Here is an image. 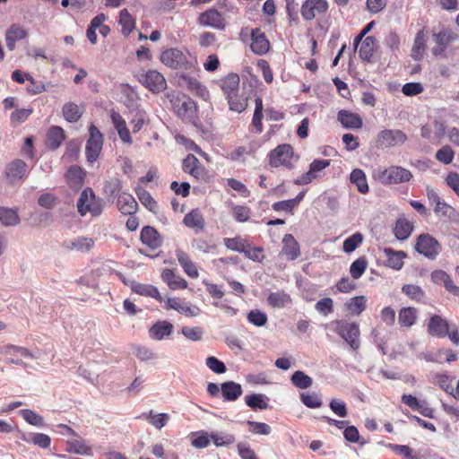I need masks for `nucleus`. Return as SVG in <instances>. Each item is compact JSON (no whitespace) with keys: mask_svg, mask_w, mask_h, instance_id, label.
Wrapping results in <instances>:
<instances>
[{"mask_svg":"<svg viewBox=\"0 0 459 459\" xmlns=\"http://www.w3.org/2000/svg\"><path fill=\"white\" fill-rule=\"evenodd\" d=\"M433 211L437 216L446 219L455 218L457 214L456 210L444 200L439 202L436 207L433 208Z\"/></svg>","mask_w":459,"mask_h":459,"instance_id":"54","label":"nucleus"},{"mask_svg":"<svg viewBox=\"0 0 459 459\" xmlns=\"http://www.w3.org/2000/svg\"><path fill=\"white\" fill-rule=\"evenodd\" d=\"M268 304L273 307L281 308L291 303L289 294L284 291L271 292L267 298Z\"/></svg>","mask_w":459,"mask_h":459,"instance_id":"48","label":"nucleus"},{"mask_svg":"<svg viewBox=\"0 0 459 459\" xmlns=\"http://www.w3.org/2000/svg\"><path fill=\"white\" fill-rule=\"evenodd\" d=\"M122 189V182L117 178H112L107 180L103 185V192L107 196H116Z\"/></svg>","mask_w":459,"mask_h":459,"instance_id":"56","label":"nucleus"},{"mask_svg":"<svg viewBox=\"0 0 459 459\" xmlns=\"http://www.w3.org/2000/svg\"><path fill=\"white\" fill-rule=\"evenodd\" d=\"M247 320L255 326H264L267 323V316L259 309L251 310L247 314Z\"/></svg>","mask_w":459,"mask_h":459,"instance_id":"64","label":"nucleus"},{"mask_svg":"<svg viewBox=\"0 0 459 459\" xmlns=\"http://www.w3.org/2000/svg\"><path fill=\"white\" fill-rule=\"evenodd\" d=\"M117 208L125 215H133L138 209V204L132 195L124 192L118 195Z\"/></svg>","mask_w":459,"mask_h":459,"instance_id":"28","label":"nucleus"},{"mask_svg":"<svg viewBox=\"0 0 459 459\" xmlns=\"http://www.w3.org/2000/svg\"><path fill=\"white\" fill-rule=\"evenodd\" d=\"M255 110L252 117L251 126L255 134H261L264 131V126L262 123L264 117V106L263 100L261 97H257L255 100Z\"/></svg>","mask_w":459,"mask_h":459,"instance_id":"41","label":"nucleus"},{"mask_svg":"<svg viewBox=\"0 0 459 459\" xmlns=\"http://www.w3.org/2000/svg\"><path fill=\"white\" fill-rule=\"evenodd\" d=\"M407 135L399 129H384L376 138V146L378 149L393 148L403 144L407 141Z\"/></svg>","mask_w":459,"mask_h":459,"instance_id":"8","label":"nucleus"},{"mask_svg":"<svg viewBox=\"0 0 459 459\" xmlns=\"http://www.w3.org/2000/svg\"><path fill=\"white\" fill-rule=\"evenodd\" d=\"M77 210L81 216L90 213L92 217L100 216L103 211V204L91 187L85 188L77 200Z\"/></svg>","mask_w":459,"mask_h":459,"instance_id":"4","label":"nucleus"},{"mask_svg":"<svg viewBox=\"0 0 459 459\" xmlns=\"http://www.w3.org/2000/svg\"><path fill=\"white\" fill-rule=\"evenodd\" d=\"M173 325L167 320H160L152 325L149 329V335L152 339L160 341L169 336L173 332Z\"/></svg>","mask_w":459,"mask_h":459,"instance_id":"27","label":"nucleus"},{"mask_svg":"<svg viewBox=\"0 0 459 459\" xmlns=\"http://www.w3.org/2000/svg\"><path fill=\"white\" fill-rule=\"evenodd\" d=\"M331 165V160L326 159H316L309 164L308 170L293 180L297 186L307 185L313 180L321 178L324 170Z\"/></svg>","mask_w":459,"mask_h":459,"instance_id":"9","label":"nucleus"},{"mask_svg":"<svg viewBox=\"0 0 459 459\" xmlns=\"http://www.w3.org/2000/svg\"><path fill=\"white\" fill-rule=\"evenodd\" d=\"M328 8L327 0H305L300 7V13L305 21H312L316 16L325 15Z\"/></svg>","mask_w":459,"mask_h":459,"instance_id":"12","label":"nucleus"},{"mask_svg":"<svg viewBox=\"0 0 459 459\" xmlns=\"http://www.w3.org/2000/svg\"><path fill=\"white\" fill-rule=\"evenodd\" d=\"M415 249L424 256L434 259L440 251V245L437 240L429 234H420L417 238Z\"/></svg>","mask_w":459,"mask_h":459,"instance_id":"13","label":"nucleus"},{"mask_svg":"<svg viewBox=\"0 0 459 459\" xmlns=\"http://www.w3.org/2000/svg\"><path fill=\"white\" fill-rule=\"evenodd\" d=\"M251 44L250 48L255 55L263 56L269 52L271 43L264 32L260 28H255L250 33Z\"/></svg>","mask_w":459,"mask_h":459,"instance_id":"16","label":"nucleus"},{"mask_svg":"<svg viewBox=\"0 0 459 459\" xmlns=\"http://www.w3.org/2000/svg\"><path fill=\"white\" fill-rule=\"evenodd\" d=\"M268 163L272 168L284 167L288 169L294 168L299 156L295 154L293 147L289 143L279 144L268 155Z\"/></svg>","mask_w":459,"mask_h":459,"instance_id":"2","label":"nucleus"},{"mask_svg":"<svg viewBox=\"0 0 459 459\" xmlns=\"http://www.w3.org/2000/svg\"><path fill=\"white\" fill-rule=\"evenodd\" d=\"M251 209L245 205H235L232 208V216L238 222H246L251 217Z\"/></svg>","mask_w":459,"mask_h":459,"instance_id":"61","label":"nucleus"},{"mask_svg":"<svg viewBox=\"0 0 459 459\" xmlns=\"http://www.w3.org/2000/svg\"><path fill=\"white\" fill-rule=\"evenodd\" d=\"M221 394L226 400H237L242 394L241 385L233 381L225 382L221 385Z\"/></svg>","mask_w":459,"mask_h":459,"instance_id":"47","label":"nucleus"},{"mask_svg":"<svg viewBox=\"0 0 459 459\" xmlns=\"http://www.w3.org/2000/svg\"><path fill=\"white\" fill-rule=\"evenodd\" d=\"M402 291L411 300H414L418 303L422 302L426 296L421 287L415 284L403 285Z\"/></svg>","mask_w":459,"mask_h":459,"instance_id":"53","label":"nucleus"},{"mask_svg":"<svg viewBox=\"0 0 459 459\" xmlns=\"http://www.w3.org/2000/svg\"><path fill=\"white\" fill-rule=\"evenodd\" d=\"M367 260L366 258L359 257L356 259L350 267V273L353 279H359L362 276L367 269Z\"/></svg>","mask_w":459,"mask_h":459,"instance_id":"59","label":"nucleus"},{"mask_svg":"<svg viewBox=\"0 0 459 459\" xmlns=\"http://www.w3.org/2000/svg\"><path fill=\"white\" fill-rule=\"evenodd\" d=\"M377 48V40L373 36L366 37L359 48V57L366 62H371Z\"/></svg>","mask_w":459,"mask_h":459,"instance_id":"38","label":"nucleus"},{"mask_svg":"<svg viewBox=\"0 0 459 459\" xmlns=\"http://www.w3.org/2000/svg\"><path fill=\"white\" fill-rule=\"evenodd\" d=\"M94 240L91 238L79 237L73 240H66L63 246L68 250H77L80 252H88L94 246Z\"/></svg>","mask_w":459,"mask_h":459,"instance_id":"37","label":"nucleus"},{"mask_svg":"<svg viewBox=\"0 0 459 459\" xmlns=\"http://www.w3.org/2000/svg\"><path fill=\"white\" fill-rule=\"evenodd\" d=\"M418 317V310L412 307H403L398 313V322L403 327L412 326Z\"/></svg>","mask_w":459,"mask_h":459,"instance_id":"43","label":"nucleus"},{"mask_svg":"<svg viewBox=\"0 0 459 459\" xmlns=\"http://www.w3.org/2000/svg\"><path fill=\"white\" fill-rule=\"evenodd\" d=\"M131 289L136 294L153 298L160 302L164 300L163 297L160 294L159 290L153 285L134 282Z\"/></svg>","mask_w":459,"mask_h":459,"instance_id":"39","label":"nucleus"},{"mask_svg":"<svg viewBox=\"0 0 459 459\" xmlns=\"http://www.w3.org/2000/svg\"><path fill=\"white\" fill-rule=\"evenodd\" d=\"M62 111L65 119L71 123L77 122L82 115L78 105L73 102L65 104Z\"/></svg>","mask_w":459,"mask_h":459,"instance_id":"52","label":"nucleus"},{"mask_svg":"<svg viewBox=\"0 0 459 459\" xmlns=\"http://www.w3.org/2000/svg\"><path fill=\"white\" fill-rule=\"evenodd\" d=\"M183 224L191 229L195 234H199L204 231L205 228V220L202 211L199 208H194L187 212L184 219Z\"/></svg>","mask_w":459,"mask_h":459,"instance_id":"17","label":"nucleus"},{"mask_svg":"<svg viewBox=\"0 0 459 459\" xmlns=\"http://www.w3.org/2000/svg\"><path fill=\"white\" fill-rule=\"evenodd\" d=\"M223 243L228 249L243 254L249 247V242L240 235L234 238H225Z\"/></svg>","mask_w":459,"mask_h":459,"instance_id":"46","label":"nucleus"},{"mask_svg":"<svg viewBox=\"0 0 459 459\" xmlns=\"http://www.w3.org/2000/svg\"><path fill=\"white\" fill-rule=\"evenodd\" d=\"M161 279L173 290H185L188 286L187 281L183 277L176 275L171 269H164L161 273Z\"/></svg>","mask_w":459,"mask_h":459,"instance_id":"33","label":"nucleus"},{"mask_svg":"<svg viewBox=\"0 0 459 459\" xmlns=\"http://www.w3.org/2000/svg\"><path fill=\"white\" fill-rule=\"evenodd\" d=\"M166 309H174L186 316H196L200 309L196 306H192L178 298H169L166 301Z\"/></svg>","mask_w":459,"mask_h":459,"instance_id":"20","label":"nucleus"},{"mask_svg":"<svg viewBox=\"0 0 459 459\" xmlns=\"http://www.w3.org/2000/svg\"><path fill=\"white\" fill-rule=\"evenodd\" d=\"M28 36V32L19 24H13L5 32L6 47L13 51L15 48L16 41L22 40Z\"/></svg>","mask_w":459,"mask_h":459,"instance_id":"32","label":"nucleus"},{"mask_svg":"<svg viewBox=\"0 0 459 459\" xmlns=\"http://www.w3.org/2000/svg\"><path fill=\"white\" fill-rule=\"evenodd\" d=\"M412 173L402 167L392 165L374 171L373 178L383 185H398L407 183L412 178Z\"/></svg>","mask_w":459,"mask_h":459,"instance_id":"1","label":"nucleus"},{"mask_svg":"<svg viewBox=\"0 0 459 459\" xmlns=\"http://www.w3.org/2000/svg\"><path fill=\"white\" fill-rule=\"evenodd\" d=\"M334 326V332L342 337L349 345L357 350L359 347V326L357 323L349 322L344 319H336L331 322Z\"/></svg>","mask_w":459,"mask_h":459,"instance_id":"5","label":"nucleus"},{"mask_svg":"<svg viewBox=\"0 0 459 459\" xmlns=\"http://www.w3.org/2000/svg\"><path fill=\"white\" fill-rule=\"evenodd\" d=\"M139 82L152 93H160L167 88V82L160 72L148 70L139 74Z\"/></svg>","mask_w":459,"mask_h":459,"instance_id":"11","label":"nucleus"},{"mask_svg":"<svg viewBox=\"0 0 459 459\" xmlns=\"http://www.w3.org/2000/svg\"><path fill=\"white\" fill-rule=\"evenodd\" d=\"M23 439L44 449L48 448L51 443L50 437L43 433H32L29 435V437H24Z\"/></svg>","mask_w":459,"mask_h":459,"instance_id":"57","label":"nucleus"},{"mask_svg":"<svg viewBox=\"0 0 459 459\" xmlns=\"http://www.w3.org/2000/svg\"><path fill=\"white\" fill-rule=\"evenodd\" d=\"M90 137L86 142L85 155L91 163L95 162L100 153L103 145V135L96 126L91 124L89 126Z\"/></svg>","mask_w":459,"mask_h":459,"instance_id":"10","label":"nucleus"},{"mask_svg":"<svg viewBox=\"0 0 459 459\" xmlns=\"http://www.w3.org/2000/svg\"><path fill=\"white\" fill-rule=\"evenodd\" d=\"M347 310L353 315H360L367 307V299L364 296L351 298L345 303Z\"/></svg>","mask_w":459,"mask_h":459,"instance_id":"49","label":"nucleus"},{"mask_svg":"<svg viewBox=\"0 0 459 459\" xmlns=\"http://www.w3.org/2000/svg\"><path fill=\"white\" fill-rule=\"evenodd\" d=\"M182 170L195 181L205 184L210 182L211 174L202 162L194 155L187 154L182 161Z\"/></svg>","mask_w":459,"mask_h":459,"instance_id":"7","label":"nucleus"},{"mask_svg":"<svg viewBox=\"0 0 459 459\" xmlns=\"http://www.w3.org/2000/svg\"><path fill=\"white\" fill-rule=\"evenodd\" d=\"M339 122L345 128L359 129L362 127L363 121L360 116L347 110H340L337 115Z\"/></svg>","mask_w":459,"mask_h":459,"instance_id":"30","label":"nucleus"},{"mask_svg":"<svg viewBox=\"0 0 459 459\" xmlns=\"http://www.w3.org/2000/svg\"><path fill=\"white\" fill-rule=\"evenodd\" d=\"M27 171V164L22 160H15L8 164L5 174L9 181L13 184L22 180Z\"/></svg>","mask_w":459,"mask_h":459,"instance_id":"25","label":"nucleus"},{"mask_svg":"<svg viewBox=\"0 0 459 459\" xmlns=\"http://www.w3.org/2000/svg\"><path fill=\"white\" fill-rule=\"evenodd\" d=\"M435 284L443 285L447 292L459 299V286L454 283L451 276L443 270H435L430 274Z\"/></svg>","mask_w":459,"mask_h":459,"instance_id":"19","label":"nucleus"},{"mask_svg":"<svg viewBox=\"0 0 459 459\" xmlns=\"http://www.w3.org/2000/svg\"><path fill=\"white\" fill-rule=\"evenodd\" d=\"M428 333L435 337L443 338L448 333V322L438 315L430 316L428 323Z\"/></svg>","mask_w":459,"mask_h":459,"instance_id":"21","label":"nucleus"},{"mask_svg":"<svg viewBox=\"0 0 459 459\" xmlns=\"http://www.w3.org/2000/svg\"><path fill=\"white\" fill-rule=\"evenodd\" d=\"M384 255L386 258L385 264L394 270H401L403 266V259L406 257V253L403 251H394L390 247H385Z\"/></svg>","mask_w":459,"mask_h":459,"instance_id":"34","label":"nucleus"},{"mask_svg":"<svg viewBox=\"0 0 459 459\" xmlns=\"http://www.w3.org/2000/svg\"><path fill=\"white\" fill-rule=\"evenodd\" d=\"M118 22L121 26V32L126 37L129 36L135 29V18L126 8L120 11Z\"/></svg>","mask_w":459,"mask_h":459,"instance_id":"42","label":"nucleus"},{"mask_svg":"<svg viewBox=\"0 0 459 459\" xmlns=\"http://www.w3.org/2000/svg\"><path fill=\"white\" fill-rule=\"evenodd\" d=\"M230 109L238 113L243 112L247 108V98L239 95L238 91L226 97Z\"/></svg>","mask_w":459,"mask_h":459,"instance_id":"45","label":"nucleus"},{"mask_svg":"<svg viewBox=\"0 0 459 459\" xmlns=\"http://www.w3.org/2000/svg\"><path fill=\"white\" fill-rule=\"evenodd\" d=\"M350 180L356 185L357 189L361 194H367L369 191L365 172L360 169H355L350 175Z\"/></svg>","mask_w":459,"mask_h":459,"instance_id":"44","label":"nucleus"},{"mask_svg":"<svg viewBox=\"0 0 459 459\" xmlns=\"http://www.w3.org/2000/svg\"><path fill=\"white\" fill-rule=\"evenodd\" d=\"M32 113V108L15 109L11 114V122L14 125L22 124L25 122Z\"/></svg>","mask_w":459,"mask_h":459,"instance_id":"63","label":"nucleus"},{"mask_svg":"<svg viewBox=\"0 0 459 459\" xmlns=\"http://www.w3.org/2000/svg\"><path fill=\"white\" fill-rule=\"evenodd\" d=\"M65 139V134L62 127L51 126L47 134L46 145L50 150L57 149Z\"/></svg>","mask_w":459,"mask_h":459,"instance_id":"36","label":"nucleus"},{"mask_svg":"<svg viewBox=\"0 0 459 459\" xmlns=\"http://www.w3.org/2000/svg\"><path fill=\"white\" fill-rule=\"evenodd\" d=\"M281 253L287 257L288 260H295L300 255V247L298 241L293 235L286 234L282 239Z\"/></svg>","mask_w":459,"mask_h":459,"instance_id":"31","label":"nucleus"},{"mask_svg":"<svg viewBox=\"0 0 459 459\" xmlns=\"http://www.w3.org/2000/svg\"><path fill=\"white\" fill-rule=\"evenodd\" d=\"M291 383L298 388L306 389L312 385V378L303 371H295L291 377Z\"/></svg>","mask_w":459,"mask_h":459,"instance_id":"55","label":"nucleus"},{"mask_svg":"<svg viewBox=\"0 0 459 459\" xmlns=\"http://www.w3.org/2000/svg\"><path fill=\"white\" fill-rule=\"evenodd\" d=\"M160 61L166 66L172 69L192 70L195 68V60H189L187 56L178 48H169L160 55Z\"/></svg>","mask_w":459,"mask_h":459,"instance_id":"6","label":"nucleus"},{"mask_svg":"<svg viewBox=\"0 0 459 459\" xmlns=\"http://www.w3.org/2000/svg\"><path fill=\"white\" fill-rule=\"evenodd\" d=\"M181 81L182 85L186 87V89L191 93L204 100H207L209 98V91L197 79L188 76H182Z\"/></svg>","mask_w":459,"mask_h":459,"instance_id":"29","label":"nucleus"},{"mask_svg":"<svg viewBox=\"0 0 459 459\" xmlns=\"http://www.w3.org/2000/svg\"><path fill=\"white\" fill-rule=\"evenodd\" d=\"M85 172L79 166H71L65 173V180L73 189H79L84 183Z\"/></svg>","mask_w":459,"mask_h":459,"instance_id":"35","label":"nucleus"},{"mask_svg":"<svg viewBox=\"0 0 459 459\" xmlns=\"http://www.w3.org/2000/svg\"><path fill=\"white\" fill-rule=\"evenodd\" d=\"M176 256L184 273L192 279L199 276L196 264L192 261L190 255L182 249L176 250Z\"/></svg>","mask_w":459,"mask_h":459,"instance_id":"23","label":"nucleus"},{"mask_svg":"<svg viewBox=\"0 0 459 459\" xmlns=\"http://www.w3.org/2000/svg\"><path fill=\"white\" fill-rule=\"evenodd\" d=\"M197 22L202 26L212 27L217 30H224L226 27L225 18L215 8H209L201 13Z\"/></svg>","mask_w":459,"mask_h":459,"instance_id":"14","label":"nucleus"},{"mask_svg":"<svg viewBox=\"0 0 459 459\" xmlns=\"http://www.w3.org/2000/svg\"><path fill=\"white\" fill-rule=\"evenodd\" d=\"M136 195L141 204L147 210H149L152 212H157L158 204L147 190L143 188H139L136 190Z\"/></svg>","mask_w":459,"mask_h":459,"instance_id":"51","label":"nucleus"},{"mask_svg":"<svg viewBox=\"0 0 459 459\" xmlns=\"http://www.w3.org/2000/svg\"><path fill=\"white\" fill-rule=\"evenodd\" d=\"M362 234L359 232L354 233L343 241L342 249L346 253H351L362 243Z\"/></svg>","mask_w":459,"mask_h":459,"instance_id":"58","label":"nucleus"},{"mask_svg":"<svg viewBox=\"0 0 459 459\" xmlns=\"http://www.w3.org/2000/svg\"><path fill=\"white\" fill-rule=\"evenodd\" d=\"M7 358V362L10 364L22 365V358H29L32 359V353L26 348L15 345H7L4 347V351Z\"/></svg>","mask_w":459,"mask_h":459,"instance_id":"22","label":"nucleus"},{"mask_svg":"<svg viewBox=\"0 0 459 459\" xmlns=\"http://www.w3.org/2000/svg\"><path fill=\"white\" fill-rule=\"evenodd\" d=\"M432 37L436 43L432 49L433 55L440 56L445 52L448 45L457 39V34L451 29H443L437 33H433Z\"/></svg>","mask_w":459,"mask_h":459,"instance_id":"15","label":"nucleus"},{"mask_svg":"<svg viewBox=\"0 0 459 459\" xmlns=\"http://www.w3.org/2000/svg\"><path fill=\"white\" fill-rule=\"evenodd\" d=\"M20 217L15 210L0 207V222L4 226H16L20 223Z\"/></svg>","mask_w":459,"mask_h":459,"instance_id":"50","label":"nucleus"},{"mask_svg":"<svg viewBox=\"0 0 459 459\" xmlns=\"http://www.w3.org/2000/svg\"><path fill=\"white\" fill-rule=\"evenodd\" d=\"M455 158V152L449 145H445L436 152V159L443 164H450Z\"/></svg>","mask_w":459,"mask_h":459,"instance_id":"60","label":"nucleus"},{"mask_svg":"<svg viewBox=\"0 0 459 459\" xmlns=\"http://www.w3.org/2000/svg\"><path fill=\"white\" fill-rule=\"evenodd\" d=\"M227 97L236 91H239L240 78L238 74L230 73L216 82Z\"/></svg>","mask_w":459,"mask_h":459,"instance_id":"26","label":"nucleus"},{"mask_svg":"<svg viewBox=\"0 0 459 459\" xmlns=\"http://www.w3.org/2000/svg\"><path fill=\"white\" fill-rule=\"evenodd\" d=\"M316 310L326 316L333 312V300L331 298H323L319 299L315 305Z\"/></svg>","mask_w":459,"mask_h":459,"instance_id":"62","label":"nucleus"},{"mask_svg":"<svg viewBox=\"0 0 459 459\" xmlns=\"http://www.w3.org/2000/svg\"><path fill=\"white\" fill-rule=\"evenodd\" d=\"M173 111L182 120L194 123L198 118L196 103L185 94H178L170 100Z\"/></svg>","mask_w":459,"mask_h":459,"instance_id":"3","label":"nucleus"},{"mask_svg":"<svg viewBox=\"0 0 459 459\" xmlns=\"http://www.w3.org/2000/svg\"><path fill=\"white\" fill-rule=\"evenodd\" d=\"M142 243L151 250H156L161 247L163 238L158 230L152 226H144L140 234Z\"/></svg>","mask_w":459,"mask_h":459,"instance_id":"18","label":"nucleus"},{"mask_svg":"<svg viewBox=\"0 0 459 459\" xmlns=\"http://www.w3.org/2000/svg\"><path fill=\"white\" fill-rule=\"evenodd\" d=\"M110 118L115 129L117 131L119 138L123 143L131 144L133 143L129 129L126 126V120L122 117V116L112 110L110 113Z\"/></svg>","mask_w":459,"mask_h":459,"instance_id":"24","label":"nucleus"},{"mask_svg":"<svg viewBox=\"0 0 459 459\" xmlns=\"http://www.w3.org/2000/svg\"><path fill=\"white\" fill-rule=\"evenodd\" d=\"M413 230V224L405 218H399L395 221L394 233L398 240L407 239Z\"/></svg>","mask_w":459,"mask_h":459,"instance_id":"40","label":"nucleus"}]
</instances>
